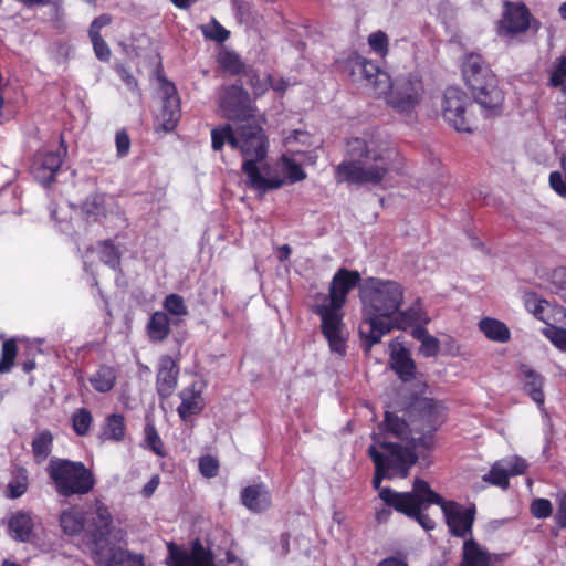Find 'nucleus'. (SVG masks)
Masks as SVG:
<instances>
[{
  "label": "nucleus",
  "instance_id": "45",
  "mask_svg": "<svg viewBox=\"0 0 566 566\" xmlns=\"http://www.w3.org/2000/svg\"><path fill=\"white\" fill-rule=\"evenodd\" d=\"M202 33L207 39L217 41L219 43L224 42L230 32L226 30L217 20H212L211 23L202 27Z\"/></svg>",
  "mask_w": 566,
  "mask_h": 566
},
{
  "label": "nucleus",
  "instance_id": "21",
  "mask_svg": "<svg viewBox=\"0 0 566 566\" xmlns=\"http://www.w3.org/2000/svg\"><path fill=\"white\" fill-rule=\"evenodd\" d=\"M38 517L30 511L13 512L7 522L8 535L19 543H31L36 537Z\"/></svg>",
  "mask_w": 566,
  "mask_h": 566
},
{
  "label": "nucleus",
  "instance_id": "34",
  "mask_svg": "<svg viewBox=\"0 0 566 566\" xmlns=\"http://www.w3.org/2000/svg\"><path fill=\"white\" fill-rule=\"evenodd\" d=\"M180 116V99H170L169 102H163L157 119L165 132H171L177 126Z\"/></svg>",
  "mask_w": 566,
  "mask_h": 566
},
{
  "label": "nucleus",
  "instance_id": "20",
  "mask_svg": "<svg viewBox=\"0 0 566 566\" xmlns=\"http://www.w3.org/2000/svg\"><path fill=\"white\" fill-rule=\"evenodd\" d=\"M526 468V461L520 457L502 459L496 461L489 473L483 475V481L506 489L509 486V478L523 474Z\"/></svg>",
  "mask_w": 566,
  "mask_h": 566
},
{
  "label": "nucleus",
  "instance_id": "41",
  "mask_svg": "<svg viewBox=\"0 0 566 566\" xmlns=\"http://www.w3.org/2000/svg\"><path fill=\"white\" fill-rule=\"evenodd\" d=\"M281 167L282 171L286 175L290 182L292 184L301 181L306 177V174L304 172L301 165L286 156L281 158Z\"/></svg>",
  "mask_w": 566,
  "mask_h": 566
},
{
  "label": "nucleus",
  "instance_id": "5",
  "mask_svg": "<svg viewBox=\"0 0 566 566\" xmlns=\"http://www.w3.org/2000/svg\"><path fill=\"white\" fill-rule=\"evenodd\" d=\"M367 452L375 465L373 486L379 491V494L385 489L381 488V482L385 479L406 478L410 468L418 460L413 448L399 442L381 440L376 436Z\"/></svg>",
  "mask_w": 566,
  "mask_h": 566
},
{
  "label": "nucleus",
  "instance_id": "43",
  "mask_svg": "<svg viewBox=\"0 0 566 566\" xmlns=\"http://www.w3.org/2000/svg\"><path fill=\"white\" fill-rule=\"evenodd\" d=\"M52 218L55 220V223L61 231V233L67 237H74L77 233L71 217L67 211L64 210H53Z\"/></svg>",
  "mask_w": 566,
  "mask_h": 566
},
{
  "label": "nucleus",
  "instance_id": "16",
  "mask_svg": "<svg viewBox=\"0 0 566 566\" xmlns=\"http://www.w3.org/2000/svg\"><path fill=\"white\" fill-rule=\"evenodd\" d=\"M345 70L352 76L360 75L366 80L373 86L376 95L382 96L387 94L390 86V76L387 72L380 70L376 63L356 52H352L345 60Z\"/></svg>",
  "mask_w": 566,
  "mask_h": 566
},
{
  "label": "nucleus",
  "instance_id": "55",
  "mask_svg": "<svg viewBox=\"0 0 566 566\" xmlns=\"http://www.w3.org/2000/svg\"><path fill=\"white\" fill-rule=\"evenodd\" d=\"M96 57L99 61L107 62L111 59V49L103 38L91 40Z\"/></svg>",
  "mask_w": 566,
  "mask_h": 566
},
{
  "label": "nucleus",
  "instance_id": "28",
  "mask_svg": "<svg viewBox=\"0 0 566 566\" xmlns=\"http://www.w3.org/2000/svg\"><path fill=\"white\" fill-rule=\"evenodd\" d=\"M491 558L473 538L463 543L461 566H490Z\"/></svg>",
  "mask_w": 566,
  "mask_h": 566
},
{
  "label": "nucleus",
  "instance_id": "56",
  "mask_svg": "<svg viewBox=\"0 0 566 566\" xmlns=\"http://www.w3.org/2000/svg\"><path fill=\"white\" fill-rule=\"evenodd\" d=\"M99 258L113 270H117L120 265V254L118 250H101Z\"/></svg>",
  "mask_w": 566,
  "mask_h": 566
},
{
  "label": "nucleus",
  "instance_id": "29",
  "mask_svg": "<svg viewBox=\"0 0 566 566\" xmlns=\"http://www.w3.org/2000/svg\"><path fill=\"white\" fill-rule=\"evenodd\" d=\"M479 329L484 336L496 343H506L511 338V332L505 323L492 317H483L479 322Z\"/></svg>",
  "mask_w": 566,
  "mask_h": 566
},
{
  "label": "nucleus",
  "instance_id": "60",
  "mask_svg": "<svg viewBox=\"0 0 566 566\" xmlns=\"http://www.w3.org/2000/svg\"><path fill=\"white\" fill-rule=\"evenodd\" d=\"M117 71L122 81L127 85V87L129 90H135L137 86V81L135 77L125 67H118Z\"/></svg>",
  "mask_w": 566,
  "mask_h": 566
},
{
  "label": "nucleus",
  "instance_id": "40",
  "mask_svg": "<svg viewBox=\"0 0 566 566\" xmlns=\"http://www.w3.org/2000/svg\"><path fill=\"white\" fill-rule=\"evenodd\" d=\"M368 44L373 52L378 54L380 57H385L389 52V39L388 35L378 30L368 35Z\"/></svg>",
  "mask_w": 566,
  "mask_h": 566
},
{
  "label": "nucleus",
  "instance_id": "23",
  "mask_svg": "<svg viewBox=\"0 0 566 566\" xmlns=\"http://www.w3.org/2000/svg\"><path fill=\"white\" fill-rule=\"evenodd\" d=\"M179 367L169 355L159 359L156 376V390L160 398L167 399L175 391L178 384Z\"/></svg>",
  "mask_w": 566,
  "mask_h": 566
},
{
  "label": "nucleus",
  "instance_id": "13",
  "mask_svg": "<svg viewBox=\"0 0 566 566\" xmlns=\"http://www.w3.org/2000/svg\"><path fill=\"white\" fill-rule=\"evenodd\" d=\"M424 87L421 77L416 73H408L390 80V86L384 96L387 104L401 114H409L420 103Z\"/></svg>",
  "mask_w": 566,
  "mask_h": 566
},
{
  "label": "nucleus",
  "instance_id": "30",
  "mask_svg": "<svg viewBox=\"0 0 566 566\" xmlns=\"http://www.w3.org/2000/svg\"><path fill=\"white\" fill-rule=\"evenodd\" d=\"M126 423L122 413H112L105 418L101 429V439L120 442L125 439Z\"/></svg>",
  "mask_w": 566,
  "mask_h": 566
},
{
  "label": "nucleus",
  "instance_id": "58",
  "mask_svg": "<svg viewBox=\"0 0 566 566\" xmlns=\"http://www.w3.org/2000/svg\"><path fill=\"white\" fill-rule=\"evenodd\" d=\"M295 142L303 145L310 144V135L304 130L295 129L287 137H285V144L291 146Z\"/></svg>",
  "mask_w": 566,
  "mask_h": 566
},
{
  "label": "nucleus",
  "instance_id": "37",
  "mask_svg": "<svg viewBox=\"0 0 566 566\" xmlns=\"http://www.w3.org/2000/svg\"><path fill=\"white\" fill-rule=\"evenodd\" d=\"M71 420L74 432L80 437H84L88 433L93 423V416L88 409L80 408L72 415Z\"/></svg>",
  "mask_w": 566,
  "mask_h": 566
},
{
  "label": "nucleus",
  "instance_id": "49",
  "mask_svg": "<svg viewBox=\"0 0 566 566\" xmlns=\"http://www.w3.org/2000/svg\"><path fill=\"white\" fill-rule=\"evenodd\" d=\"M544 335L559 350L566 352V328L551 326L544 331Z\"/></svg>",
  "mask_w": 566,
  "mask_h": 566
},
{
  "label": "nucleus",
  "instance_id": "54",
  "mask_svg": "<svg viewBox=\"0 0 566 566\" xmlns=\"http://www.w3.org/2000/svg\"><path fill=\"white\" fill-rule=\"evenodd\" d=\"M558 509L555 514V522L559 528L566 527V492L557 494Z\"/></svg>",
  "mask_w": 566,
  "mask_h": 566
},
{
  "label": "nucleus",
  "instance_id": "39",
  "mask_svg": "<svg viewBox=\"0 0 566 566\" xmlns=\"http://www.w3.org/2000/svg\"><path fill=\"white\" fill-rule=\"evenodd\" d=\"M145 432V447L149 448L155 454L165 457V448L161 438L154 424L147 423L144 429Z\"/></svg>",
  "mask_w": 566,
  "mask_h": 566
},
{
  "label": "nucleus",
  "instance_id": "47",
  "mask_svg": "<svg viewBox=\"0 0 566 566\" xmlns=\"http://www.w3.org/2000/svg\"><path fill=\"white\" fill-rule=\"evenodd\" d=\"M549 84L553 87H562L566 92V56L560 57L558 64L551 72Z\"/></svg>",
  "mask_w": 566,
  "mask_h": 566
},
{
  "label": "nucleus",
  "instance_id": "61",
  "mask_svg": "<svg viewBox=\"0 0 566 566\" xmlns=\"http://www.w3.org/2000/svg\"><path fill=\"white\" fill-rule=\"evenodd\" d=\"M391 509L392 507L387 505V507H381V509L376 510V513H375L376 521L379 524L388 522L391 516Z\"/></svg>",
  "mask_w": 566,
  "mask_h": 566
},
{
  "label": "nucleus",
  "instance_id": "8",
  "mask_svg": "<svg viewBox=\"0 0 566 566\" xmlns=\"http://www.w3.org/2000/svg\"><path fill=\"white\" fill-rule=\"evenodd\" d=\"M46 472L56 493L63 497L85 495L95 485L93 473L81 461L52 458Z\"/></svg>",
  "mask_w": 566,
  "mask_h": 566
},
{
  "label": "nucleus",
  "instance_id": "11",
  "mask_svg": "<svg viewBox=\"0 0 566 566\" xmlns=\"http://www.w3.org/2000/svg\"><path fill=\"white\" fill-rule=\"evenodd\" d=\"M70 208L78 213L87 222H103L111 220L119 229L127 227V218L118 205L117 200L105 192H94L88 195L81 205L71 203Z\"/></svg>",
  "mask_w": 566,
  "mask_h": 566
},
{
  "label": "nucleus",
  "instance_id": "64",
  "mask_svg": "<svg viewBox=\"0 0 566 566\" xmlns=\"http://www.w3.org/2000/svg\"><path fill=\"white\" fill-rule=\"evenodd\" d=\"M219 566H243V563L234 555L228 553L226 562Z\"/></svg>",
  "mask_w": 566,
  "mask_h": 566
},
{
  "label": "nucleus",
  "instance_id": "18",
  "mask_svg": "<svg viewBox=\"0 0 566 566\" xmlns=\"http://www.w3.org/2000/svg\"><path fill=\"white\" fill-rule=\"evenodd\" d=\"M170 566H214L213 554L199 538L191 542L190 551L168 544Z\"/></svg>",
  "mask_w": 566,
  "mask_h": 566
},
{
  "label": "nucleus",
  "instance_id": "59",
  "mask_svg": "<svg viewBox=\"0 0 566 566\" xmlns=\"http://www.w3.org/2000/svg\"><path fill=\"white\" fill-rule=\"evenodd\" d=\"M377 566H409L403 555H392L381 559Z\"/></svg>",
  "mask_w": 566,
  "mask_h": 566
},
{
  "label": "nucleus",
  "instance_id": "50",
  "mask_svg": "<svg viewBox=\"0 0 566 566\" xmlns=\"http://www.w3.org/2000/svg\"><path fill=\"white\" fill-rule=\"evenodd\" d=\"M531 513L536 518H547L553 513V505L547 499H535L531 503Z\"/></svg>",
  "mask_w": 566,
  "mask_h": 566
},
{
  "label": "nucleus",
  "instance_id": "52",
  "mask_svg": "<svg viewBox=\"0 0 566 566\" xmlns=\"http://www.w3.org/2000/svg\"><path fill=\"white\" fill-rule=\"evenodd\" d=\"M440 350V340L432 336L428 335L424 339L421 340L419 353L424 357H434L439 354Z\"/></svg>",
  "mask_w": 566,
  "mask_h": 566
},
{
  "label": "nucleus",
  "instance_id": "51",
  "mask_svg": "<svg viewBox=\"0 0 566 566\" xmlns=\"http://www.w3.org/2000/svg\"><path fill=\"white\" fill-rule=\"evenodd\" d=\"M199 471L205 478H214L219 472V461L212 455L199 459Z\"/></svg>",
  "mask_w": 566,
  "mask_h": 566
},
{
  "label": "nucleus",
  "instance_id": "32",
  "mask_svg": "<svg viewBox=\"0 0 566 566\" xmlns=\"http://www.w3.org/2000/svg\"><path fill=\"white\" fill-rule=\"evenodd\" d=\"M411 428H409V424L406 420L399 418L398 416L394 415L392 412L386 411L384 422L380 424V431L384 434H373V438L379 437L381 440H387L386 434H392L396 438L402 439L408 431Z\"/></svg>",
  "mask_w": 566,
  "mask_h": 566
},
{
  "label": "nucleus",
  "instance_id": "19",
  "mask_svg": "<svg viewBox=\"0 0 566 566\" xmlns=\"http://www.w3.org/2000/svg\"><path fill=\"white\" fill-rule=\"evenodd\" d=\"M530 27V12L523 4L505 3L502 19L497 25V34L504 39L525 32Z\"/></svg>",
  "mask_w": 566,
  "mask_h": 566
},
{
  "label": "nucleus",
  "instance_id": "44",
  "mask_svg": "<svg viewBox=\"0 0 566 566\" xmlns=\"http://www.w3.org/2000/svg\"><path fill=\"white\" fill-rule=\"evenodd\" d=\"M524 304L527 312L534 315L539 321H544L543 312L547 302L539 298L536 293H527L524 296Z\"/></svg>",
  "mask_w": 566,
  "mask_h": 566
},
{
  "label": "nucleus",
  "instance_id": "33",
  "mask_svg": "<svg viewBox=\"0 0 566 566\" xmlns=\"http://www.w3.org/2000/svg\"><path fill=\"white\" fill-rule=\"evenodd\" d=\"M170 332V321L165 312H155L147 324L148 337L151 342H163Z\"/></svg>",
  "mask_w": 566,
  "mask_h": 566
},
{
  "label": "nucleus",
  "instance_id": "36",
  "mask_svg": "<svg viewBox=\"0 0 566 566\" xmlns=\"http://www.w3.org/2000/svg\"><path fill=\"white\" fill-rule=\"evenodd\" d=\"M28 483L29 479L27 469L22 467L18 468L14 475L8 483L7 496L13 500L21 497L28 490Z\"/></svg>",
  "mask_w": 566,
  "mask_h": 566
},
{
  "label": "nucleus",
  "instance_id": "1",
  "mask_svg": "<svg viewBox=\"0 0 566 566\" xmlns=\"http://www.w3.org/2000/svg\"><path fill=\"white\" fill-rule=\"evenodd\" d=\"M359 297L365 310L359 335L366 352L394 327L406 328L419 319L418 312L409 310L400 313L397 324L392 323L391 316L398 312L403 298L402 287L395 281L367 277L359 285Z\"/></svg>",
  "mask_w": 566,
  "mask_h": 566
},
{
  "label": "nucleus",
  "instance_id": "17",
  "mask_svg": "<svg viewBox=\"0 0 566 566\" xmlns=\"http://www.w3.org/2000/svg\"><path fill=\"white\" fill-rule=\"evenodd\" d=\"M468 97L455 87L446 90L442 102L443 118L458 132H471V120L467 116Z\"/></svg>",
  "mask_w": 566,
  "mask_h": 566
},
{
  "label": "nucleus",
  "instance_id": "26",
  "mask_svg": "<svg viewBox=\"0 0 566 566\" xmlns=\"http://www.w3.org/2000/svg\"><path fill=\"white\" fill-rule=\"evenodd\" d=\"M181 403L177 412L181 420L186 421L192 415H199L203 410V399L201 397V387L197 382L184 388L179 394Z\"/></svg>",
  "mask_w": 566,
  "mask_h": 566
},
{
  "label": "nucleus",
  "instance_id": "46",
  "mask_svg": "<svg viewBox=\"0 0 566 566\" xmlns=\"http://www.w3.org/2000/svg\"><path fill=\"white\" fill-rule=\"evenodd\" d=\"M164 308L176 316H182L188 313L184 298L178 294H169L164 301Z\"/></svg>",
  "mask_w": 566,
  "mask_h": 566
},
{
  "label": "nucleus",
  "instance_id": "25",
  "mask_svg": "<svg viewBox=\"0 0 566 566\" xmlns=\"http://www.w3.org/2000/svg\"><path fill=\"white\" fill-rule=\"evenodd\" d=\"M241 503L253 513L266 511L272 503L271 494L263 483L248 485L240 493Z\"/></svg>",
  "mask_w": 566,
  "mask_h": 566
},
{
  "label": "nucleus",
  "instance_id": "31",
  "mask_svg": "<svg viewBox=\"0 0 566 566\" xmlns=\"http://www.w3.org/2000/svg\"><path fill=\"white\" fill-rule=\"evenodd\" d=\"M117 380V373L114 367L101 365L98 369L88 378L93 389L99 394L109 392Z\"/></svg>",
  "mask_w": 566,
  "mask_h": 566
},
{
  "label": "nucleus",
  "instance_id": "27",
  "mask_svg": "<svg viewBox=\"0 0 566 566\" xmlns=\"http://www.w3.org/2000/svg\"><path fill=\"white\" fill-rule=\"evenodd\" d=\"M390 366L398 378L403 382H409L416 378L417 366L411 357L409 349L400 347L390 355Z\"/></svg>",
  "mask_w": 566,
  "mask_h": 566
},
{
  "label": "nucleus",
  "instance_id": "3",
  "mask_svg": "<svg viewBox=\"0 0 566 566\" xmlns=\"http://www.w3.org/2000/svg\"><path fill=\"white\" fill-rule=\"evenodd\" d=\"M390 154L374 139L349 138L346 158L336 167L335 179L337 182L377 185L389 170Z\"/></svg>",
  "mask_w": 566,
  "mask_h": 566
},
{
  "label": "nucleus",
  "instance_id": "48",
  "mask_svg": "<svg viewBox=\"0 0 566 566\" xmlns=\"http://www.w3.org/2000/svg\"><path fill=\"white\" fill-rule=\"evenodd\" d=\"M249 82L248 84L253 91L255 97L262 96L270 87V75L265 77H261L255 72H249Z\"/></svg>",
  "mask_w": 566,
  "mask_h": 566
},
{
  "label": "nucleus",
  "instance_id": "53",
  "mask_svg": "<svg viewBox=\"0 0 566 566\" xmlns=\"http://www.w3.org/2000/svg\"><path fill=\"white\" fill-rule=\"evenodd\" d=\"M116 151L118 157H125L130 148V138L126 130L122 129L115 136Z\"/></svg>",
  "mask_w": 566,
  "mask_h": 566
},
{
  "label": "nucleus",
  "instance_id": "22",
  "mask_svg": "<svg viewBox=\"0 0 566 566\" xmlns=\"http://www.w3.org/2000/svg\"><path fill=\"white\" fill-rule=\"evenodd\" d=\"M62 165L60 151L39 153L31 165L33 177L43 185L51 184Z\"/></svg>",
  "mask_w": 566,
  "mask_h": 566
},
{
  "label": "nucleus",
  "instance_id": "42",
  "mask_svg": "<svg viewBox=\"0 0 566 566\" xmlns=\"http://www.w3.org/2000/svg\"><path fill=\"white\" fill-rule=\"evenodd\" d=\"M221 66L232 75H239L244 72V63L234 52H224L220 55Z\"/></svg>",
  "mask_w": 566,
  "mask_h": 566
},
{
  "label": "nucleus",
  "instance_id": "10",
  "mask_svg": "<svg viewBox=\"0 0 566 566\" xmlns=\"http://www.w3.org/2000/svg\"><path fill=\"white\" fill-rule=\"evenodd\" d=\"M98 518L102 526L91 535L93 543L92 557L98 566H144L143 558L130 552L111 545L108 536L113 522L109 511L99 509Z\"/></svg>",
  "mask_w": 566,
  "mask_h": 566
},
{
  "label": "nucleus",
  "instance_id": "4",
  "mask_svg": "<svg viewBox=\"0 0 566 566\" xmlns=\"http://www.w3.org/2000/svg\"><path fill=\"white\" fill-rule=\"evenodd\" d=\"M361 282L357 271L339 269L332 279L328 296L313 310L321 317L322 333L331 350L342 356L346 354V337L339 311L346 303L347 294Z\"/></svg>",
  "mask_w": 566,
  "mask_h": 566
},
{
  "label": "nucleus",
  "instance_id": "7",
  "mask_svg": "<svg viewBox=\"0 0 566 566\" xmlns=\"http://www.w3.org/2000/svg\"><path fill=\"white\" fill-rule=\"evenodd\" d=\"M463 77L475 102L486 112L494 114L503 103V93L490 67L479 54H469L462 66Z\"/></svg>",
  "mask_w": 566,
  "mask_h": 566
},
{
  "label": "nucleus",
  "instance_id": "24",
  "mask_svg": "<svg viewBox=\"0 0 566 566\" xmlns=\"http://www.w3.org/2000/svg\"><path fill=\"white\" fill-rule=\"evenodd\" d=\"M520 374V381L523 385L525 394L530 396L542 411H545V395L543 390L545 382L544 377L526 364H521Z\"/></svg>",
  "mask_w": 566,
  "mask_h": 566
},
{
  "label": "nucleus",
  "instance_id": "38",
  "mask_svg": "<svg viewBox=\"0 0 566 566\" xmlns=\"http://www.w3.org/2000/svg\"><path fill=\"white\" fill-rule=\"evenodd\" d=\"M17 353L18 347L13 338L3 342L0 358V374L9 373L12 369Z\"/></svg>",
  "mask_w": 566,
  "mask_h": 566
},
{
  "label": "nucleus",
  "instance_id": "15",
  "mask_svg": "<svg viewBox=\"0 0 566 566\" xmlns=\"http://www.w3.org/2000/svg\"><path fill=\"white\" fill-rule=\"evenodd\" d=\"M99 509L108 511L107 506L96 501L95 510L93 512H83L77 507H70L64 510L60 515V526L62 531L70 536L83 533V541L90 553L92 554L93 543L91 535L95 534V530L102 526V521L98 518Z\"/></svg>",
  "mask_w": 566,
  "mask_h": 566
},
{
  "label": "nucleus",
  "instance_id": "14",
  "mask_svg": "<svg viewBox=\"0 0 566 566\" xmlns=\"http://www.w3.org/2000/svg\"><path fill=\"white\" fill-rule=\"evenodd\" d=\"M430 495L431 501L440 506L450 535L464 539L471 537L476 515L475 504L463 506L455 501L444 500L440 494Z\"/></svg>",
  "mask_w": 566,
  "mask_h": 566
},
{
  "label": "nucleus",
  "instance_id": "2",
  "mask_svg": "<svg viewBox=\"0 0 566 566\" xmlns=\"http://www.w3.org/2000/svg\"><path fill=\"white\" fill-rule=\"evenodd\" d=\"M261 122H264L263 117L237 128L224 124L211 130V142L214 150H220L226 143L233 149H239L244 158L242 170L247 176V184L255 190L265 192L280 188L283 180L277 177L268 178L261 171L269 149V140Z\"/></svg>",
  "mask_w": 566,
  "mask_h": 566
},
{
  "label": "nucleus",
  "instance_id": "62",
  "mask_svg": "<svg viewBox=\"0 0 566 566\" xmlns=\"http://www.w3.org/2000/svg\"><path fill=\"white\" fill-rule=\"evenodd\" d=\"M159 484V478L156 475V476H153L148 483H146L143 488V494L144 496L146 497H149L153 495V493L155 492V490L157 489Z\"/></svg>",
  "mask_w": 566,
  "mask_h": 566
},
{
  "label": "nucleus",
  "instance_id": "35",
  "mask_svg": "<svg viewBox=\"0 0 566 566\" xmlns=\"http://www.w3.org/2000/svg\"><path fill=\"white\" fill-rule=\"evenodd\" d=\"M32 453L36 463H42L52 452L53 434L50 430L44 429L36 433L33 438Z\"/></svg>",
  "mask_w": 566,
  "mask_h": 566
},
{
  "label": "nucleus",
  "instance_id": "57",
  "mask_svg": "<svg viewBox=\"0 0 566 566\" xmlns=\"http://www.w3.org/2000/svg\"><path fill=\"white\" fill-rule=\"evenodd\" d=\"M160 96L163 102L179 99L175 84L165 78H160Z\"/></svg>",
  "mask_w": 566,
  "mask_h": 566
},
{
  "label": "nucleus",
  "instance_id": "12",
  "mask_svg": "<svg viewBox=\"0 0 566 566\" xmlns=\"http://www.w3.org/2000/svg\"><path fill=\"white\" fill-rule=\"evenodd\" d=\"M217 103L221 116L229 120L250 122L262 117L250 94L241 85L221 86Z\"/></svg>",
  "mask_w": 566,
  "mask_h": 566
},
{
  "label": "nucleus",
  "instance_id": "63",
  "mask_svg": "<svg viewBox=\"0 0 566 566\" xmlns=\"http://www.w3.org/2000/svg\"><path fill=\"white\" fill-rule=\"evenodd\" d=\"M411 336L421 342L422 339H424L428 335H430L428 333V329L426 327H423L422 325H416L415 327H412L411 329Z\"/></svg>",
  "mask_w": 566,
  "mask_h": 566
},
{
  "label": "nucleus",
  "instance_id": "6",
  "mask_svg": "<svg viewBox=\"0 0 566 566\" xmlns=\"http://www.w3.org/2000/svg\"><path fill=\"white\" fill-rule=\"evenodd\" d=\"M430 494L438 493L431 489L427 481L416 478L411 491L398 492L385 486L381 490L380 499L398 513L415 520L423 530L432 531L436 528V522L424 512L430 505L434 504Z\"/></svg>",
  "mask_w": 566,
  "mask_h": 566
},
{
  "label": "nucleus",
  "instance_id": "9",
  "mask_svg": "<svg viewBox=\"0 0 566 566\" xmlns=\"http://www.w3.org/2000/svg\"><path fill=\"white\" fill-rule=\"evenodd\" d=\"M410 418V431L421 433V437L413 438L416 446L430 448L433 433L444 423L447 408L438 400L428 397H418L411 401L408 408Z\"/></svg>",
  "mask_w": 566,
  "mask_h": 566
}]
</instances>
